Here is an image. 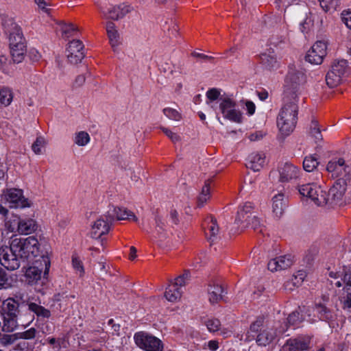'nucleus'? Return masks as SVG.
I'll return each mask as SVG.
<instances>
[{
  "label": "nucleus",
  "instance_id": "nucleus-1",
  "mask_svg": "<svg viewBox=\"0 0 351 351\" xmlns=\"http://www.w3.org/2000/svg\"><path fill=\"white\" fill-rule=\"evenodd\" d=\"M206 103L214 111L217 110L225 119L236 123H241L243 119L233 95L228 94L221 89L209 88L206 93Z\"/></svg>",
  "mask_w": 351,
  "mask_h": 351
},
{
  "label": "nucleus",
  "instance_id": "nucleus-2",
  "mask_svg": "<svg viewBox=\"0 0 351 351\" xmlns=\"http://www.w3.org/2000/svg\"><path fill=\"white\" fill-rule=\"evenodd\" d=\"M287 328L278 329L276 326L265 322L263 317H258L250 326L249 332L256 335V342L260 346H267L271 343L278 335L283 333Z\"/></svg>",
  "mask_w": 351,
  "mask_h": 351
},
{
  "label": "nucleus",
  "instance_id": "nucleus-3",
  "mask_svg": "<svg viewBox=\"0 0 351 351\" xmlns=\"http://www.w3.org/2000/svg\"><path fill=\"white\" fill-rule=\"evenodd\" d=\"M285 105L277 117V126L281 135L287 136L295 129L298 115V101L285 100Z\"/></svg>",
  "mask_w": 351,
  "mask_h": 351
},
{
  "label": "nucleus",
  "instance_id": "nucleus-4",
  "mask_svg": "<svg viewBox=\"0 0 351 351\" xmlns=\"http://www.w3.org/2000/svg\"><path fill=\"white\" fill-rule=\"evenodd\" d=\"M306 82V76L300 69L290 68L286 75L284 85V100L298 101L302 86Z\"/></svg>",
  "mask_w": 351,
  "mask_h": 351
},
{
  "label": "nucleus",
  "instance_id": "nucleus-5",
  "mask_svg": "<svg viewBox=\"0 0 351 351\" xmlns=\"http://www.w3.org/2000/svg\"><path fill=\"white\" fill-rule=\"evenodd\" d=\"M13 247L18 252L21 258L29 262H34L35 260L43 256L41 254L40 245L38 239L34 236H29L27 238H12Z\"/></svg>",
  "mask_w": 351,
  "mask_h": 351
},
{
  "label": "nucleus",
  "instance_id": "nucleus-6",
  "mask_svg": "<svg viewBox=\"0 0 351 351\" xmlns=\"http://www.w3.org/2000/svg\"><path fill=\"white\" fill-rule=\"evenodd\" d=\"M315 182L301 185L298 187L300 195L311 199V200L317 206H329V197L328 192L324 190L320 185H317Z\"/></svg>",
  "mask_w": 351,
  "mask_h": 351
},
{
  "label": "nucleus",
  "instance_id": "nucleus-7",
  "mask_svg": "<svg viewBox=\"0 0 351 351\" xmlns=\"http://www.w3.org/2000/svg\"><path fill=\"white\" fill-rule=\"evenodd\" d=\"M14 219L5 221V226L10 232H17L21 235H28L35 232L38 228L36 221L30 217L21 218L14 216Z\"/></svg>",
  "mask_w": 351,
  "mask_h": 351
},
{
  "label": "nucleus",
  "instance_id": "nucleus-8",
  "mask_svg": "<svg viewBox=\"0 0 351 351\" xmlns=\"http://www.w3.org/2000/svg\"><path fill=\"white\" fill-rule=\"evenodd\" d=\"M1 203L11 208H29L32 202L23 195V191L17 189H9L4 191L1 196Z\"/></svg>",
  "mask_w": 351,
  "mask_h": 351
},
{
  "label": "nucleus",
  "instance_id": "nucleus-9",
  "mask_svg": "<svg viewBox=\"0 0 351 351\" xmlns=\"http://www.w3.org/2000/svg\"><path fill=\"white\" fill-rule=\"evenodd\" d=\"M32 263L25 271V277L29 284H35L41 279L43 272L44 277L48 274L50 261L47 256H40Z\"/></svg>",
  "mask_w": 351,
  "mask_h": 351
},
{
  "label": "nucleus",
  "instance_id": "nucleus-10",
  "mask_svg": "<svg viewBox=\"0 0 351 351\" xmlns=\"http://www.w3.org/2000/svg\"><path fill=\"white\" fill-rule=\"evenodd\" d=\"M348 71L349 68L346 60L335 61L326 76L327 85L330 88L337 86L347 76Z\"/></svg>",
  "mask_w": 351,
  "mask_h": 351
},
{
  "label": "nucleus",
  "instance_id": "nucleus-11",
  "mask_svg": "<svg viewBox=\"0 0 351 351\" xmlns=\"http://www.w3.org/2000/svg\"><path fill=\"white\" fill-rule=\"evenodd\" d=\"M327 171L338 180H344L347 182L351 180V164L346 162L343 158H333L326 166Z\"/></svg>",
  "mask_w": 351,
  "mask_h": 351
},
{
  "label": "nucleus",
  "instance_id": "nucleus-12",
  "mask_svg": "<svg viewBox=\"0 0 351 351\" xmlns=\"http://www.w3.org/2000/svg\"><path fill=\"white\" fill-rule=\"evenodd\" d=\"M136 345L145 351H162L160 339L145 332H136L134 336Z\"/></svg>",
  "mask_w": 351,
  "mask_h": 351
},
{
  "label": "nucleus",
  "instance_id": "nucleus-13",
  "mask_svg": "<svg viewBox=\"0 0 351 351\" xmlns=\"http://www.w3.org/2000/svg\"><path fill=\"white\" fill-rule=\"evenodd\" d=\"M20 256L13 247V240L10 247L3 246L0 248L1 264L9 270H15L20 267Z\"/></svg>",
  "mask_w": 351,
  "mask_h": 351
},
{
  "label": "nucleus",
  "instance_id": "nucleus-14",
  "mask_svg": "<svg viewBox=\"0 0 351 351\" xmlns=\"http://www.w3.org/2000/svg\"><path fill=\"white\" fill-rule=\"evenodd\" d=\"M112 221L107 214L101 215L91 225L90 235L93 239H99L109 232Z\"/></svg>",
  "mask_w": 351,
  "mask_h": 351
},
{
  "label": "nucleus",
  "instance_id": "nucleus-15",
  "mask_svg": "<svg viewBox=\"0 0 351 351\" xmlns=\"http://www.w3.org/2000/svg\"><path fill=\"white\" fill-rule=\"evenodd\" d=\"M133 10L132 5L122 3L117 5H110L106 8H101V11L105 18L117 21L123 18Z\"/></svg>",
  "mask_w": 351,
  "mask_h": 351
},
{
  "label": "nucleus",
  "instance_id": "nucleus-16",
  "mask_svg": "<svg viewBox=\"0 0 351 351\" xmlns=\"http://www.w3.org/2000/svg\"><path fill=\"white\" fill-rule=\"evenodd\" d=\"M327 45L324 41L319 40L313 44L308 51L306 59L314 64H320L326 55Z\"/></svg>",
  "mask_w": 351,
  "mask_h": 351
},
{
  "label": "nucleus",
  "instance_id": "nucleus-17",
  "mask_svg": "<svg viewBox=\"0 0 351 351\" xmlns=\"http://www.w3.org/2000/svg\"><path fill=\"white\" fill-rule=\"evenodd\" d=\"M3 27L5 32L9 34L10 47L25 45L21 29L18 25L9 19L3 23Z\"/></svg>",
  "mask_w": 351,
  "mask_h": 351
},
{
  "label": "nucleus",
  "instance_id": "nucleus-18",
  "mask_svg": "<svg viewBox=\"0 0 351 351\" xmlns=\"http://www.w3.org/2000/svg\"><path fill=\"white\" fill-rule=\"evenodd\" d=\"M84 46L79 40H73L69 43L66 48V56L72 64H77L84 58Z\"/></svg>",
  "mask_w": 351,
  "mask_h": 351
},
{
  "label": "nucleus",
  "instance_id": "nucleus-19",
  "mask_svg": "<svg viewBox=\"0 0 351 351\" xmlns=\"http://www.w3.org/2000/svg\"><path fill=\"white\" fill-rule=\"evenodd\" d=\"M347 182L344 180H337L328 191L329 206L339 204L343 199L346 191Z\"/></svg>",
  "mask_w": 351,
  "mask_h": 351
},
{
  "label": "nucleus",
  "instance_id": "nucleus-20",
  "mask_svg": "<svg viewBox=\"0 0 351 351\" xmlns=\"http://www.w3.org/2000/svg\"><path fill=\"white\" fill-rule=\"evenodd\" d=\"M308 322H315L317 319L322 321H328L332 317L331 311L326 305L317 304L313 309V315L308 312Z\"/></svg>",
  "mask_w": 351,
  "mask_h": 351
},
{
  "label": "nucleus",
  "instance_id": "nucleus-21",
  "mask_svg": "<svg viewBox=\"0 0 351 351\" xmlns=\"http://www.w3.org/2000/svg\"><path fill=\"white\" fill-rule=\"evenodd\" d=\"M301 174L300 169L291 163H285L280 169V180L288 182L296 180Z\"/></svg>",
  "mask_w": 351,
  "mask_h": 351
},
{
  "label": "nucleus",
  "instance_id": "nucleus-22",
  "mask_svg": "<svg viewBox=\"0 0 351 351\" xmlns=\"http://www.w3.org/2000/svg\"><path fill=\"white\" fill-rule=\"evenodd\" d=\"M110 218L111 221H113L114 219L117 220H134L136 221V217L133 214L132 212L127 210L124 208L120 207H112L110 208L106 213Z\"/></svg>",
  "mask_w": 351,
  "mask_h": 351
},
{
  "label": "nucleus",
  "instance_id": "nucleus-23",
  "mask_svg": "<svg viewBox=\"0 0 351 351\" xmlns=\"http://www.w3.org/2000/svg\"><path fill=\"white\" fill-rule=\"evenodd\" d=\"M319 162L317 158L315 156H308L305 157L303 161V168L306 171L313 172L311 176V180L313 182H318L322 177L321 172L315 170L316 169Z\"/></svg>",
  "mask_w": 351,
  "mask_h": 351
},
{
  "label": "nucleus",
  "instance_id": "nucleus-24",
  "mask_svg": "<svg viewBox=\"0 0 351 351\" xmlns=\"http://www.w3.org/2000/svg\"><path fill=\"white\" fill-rule=\"evenodd\" d=\"M293 261L290 256H280L270 260L268 269L271 271L285 269L292 265Z\"/></svg>",
  "mask_w": 351,
  "mask_h": 351
},
{
  "label": "nucleus",
  "instance_id": "nucleus-25",
  "mask_svg": "<svg viewBox=\"0 0 351 351\" xmlns=\"http://www.w3.org/2000/svg\"><path fill=\"white\" fill-rule=\"evenodd\" d=\"M286 207V199L282 193H278L272 197L271 208L275 217L280 218L283 215Z\"/></svg>",
  "mask_w": 351,
  "mask_h": 351
},
{
  "label": "nucleus",
  "instance_id": "nucleus-26",
  "mask_svg": "<svg viewBox=\"0 0 351 351\" xmlns=\"http://www.w3.org/2000/svg\"><path fill=\"white\" fill-rule=\"evenodd\" d=\"M253 209V205L250 202H245L241 205L237 211L235 222L237 224L243 225L245 223L251 218L252 213H251Z\"/></svg>",
  "mask_w": 351,
  "mask_h": 351
},
{
  "label": "nucleus",
  "instance_id": "nucleus-27",
  "mask_svg": "<svg viewBox=\"0 0 351 351\" xmlns=\"http://www.w3.org/2000/svg\"><path fill=\"white\" fill-rule=\"evenodd\" d=\"M260 60L263 67L266 70L273 71L279 67V62L274 52L262 53Z\"/></svg>",
  "mask_w": 351,
  "mask_h": 351
},
{
  "label": "nucleus",
  "instance_id": "nucleus-28",
  "mask_svg": "<svg viewBox=\"0 0 351 351\" xmlns=\"http://www.w3.org/2000/svg\"><path fill=\"white\" fill-rule=\"evenodd\" d=\"M106 29L110 43L113 50L115 51L116 48L121 43L120 35L117 29V26L113 22L108 21L106 23Z\"/></svg>",
  "mask_w": 351,
  "mask_h": 351
},
{
  "label": "nucleus",
  "instance_id": "nucleus-29",
  "mask_svg": "<svg viewBox=\"0 0 351 351\" xmlns=\"http://www.w3.org/2000/svg\"><path fill=\"white\" fill-rule=\"evenodd\" d=\"M265 156L263 154L252 153L247 159V167L254 171H259L265 165Z\"/></svg>",
  "mask_w": 351,
  "mask_h": 351
},
{
  "label": "nucleus",
  "instance_id": "nucleus-30",
  "mask_svg": "<svg viewBox=\"0 0 351 351\" xmlns=\"http://www.w3.org/2000/svg\"><path fill=\"white\" fill-rule=\"evenodd\" d=\"M322 17L318 14L310 13L303 23L300 24L302 32H304L312 27H319L322 25Z\"/></svg>",
  "mask_w": 351,
  "mask_h": 351
},
{
  "label": "nucleus",
  "instance_id": "nucleus-31",
  "mask_svg": "<svg viewBox=\"0 0 351 351\" xmlns=\"http://www.w3.org/2000/svg\"><path fill=\"white\" fill-rule=\"evenodd\" d=\"M306 277V273L304 270H299L295 272L292 277L287 280L285 284L286 289L292 291L295 288L300 287L305 278Z\"/></svg>",
  "mask_w": 351,
  "mask_h": 351
},
{
  "label": "nucleus",
  "instance_id": "nucleus-32",
  "mask_svg": "<svg viewBox=\"0 0 351 351\" xmlns=\"http://www.w3.org/2000/svg\"><path fill=\"white\" fill-rule=\"evenodd\" d=\"M308 340L302 339H289L284 346L285 351H303L308 347Z\"/></svg>",
  "mask_w": 351,
  "mask_h": 351
},
{
  "label": "nucleus",
  "instance_id": "nucleus-33",
  "mask_svg": "<svg viewBox=\"0 0 351 351\" xmlns=\"http://www.w3.org/2000/svg\"><path fill=\"white\" fill-rule=\"evenodd\" d=\"M16 316L14 315L1 313L0 317L3 321V330L5 332H11L16 329L17 326Z\"/></svg>",
  "mask_w": 351,
  "mask_h": 351
},
{
  "label": "nucleus",
  "instance_id": "nucleus-34",
  "mask_svg": "<svg viewBox=\"0 0 351 351\" xmlns=\"http://www.w3.org/2000/svg\"><path fill=\"white\" fill-rule=\"evenodd\" d=\"M182 294V291L180 287L169 284L165 292V297L169 302H177L180 300Z\"/></svg>",
  "mask_w": 351,
  "mask_h": 351
},
{
  "label": "nucleus",
  "instance_id": "nucleus-35",
  "mask_svg": "<svg viewBox=\"0 0 351 351\" xmlns=\"http://www.w3.org/2000/svg\"><path fill=\"white\" fill-rule=\"evenodd\" d=\"M10 49L14 62L16 63L21 62L26 53V45L21 44L19 45H15L14 47H10Z\"/></svg>",
  "mask_w": 351,
  "mask_h": 351
},
{
  "label": "nucleus",
  "instance_id": "nucleus-36",
  "mask_svg": "<svg viewBox=\"0 0 351 351\" xmlns=\"http://www.w3.org/2000/svg\"><path fill=\"white\" fill-rule=\"evenodd\" d=\"M223 293V287L218 284L210 285L208 289L209 300L211 303H215L222 299Z\"/></svg>",
  "mask_w": 351,
  "mask_h": 351
},
{
  "label": "nucleus",
  "instance_id": "nucleus-37",
  "mask_svg": "<svg viewBox=\"0 0 351 351\" xmlns=\"http://www.w3.org/2000/svg\"><path fill=\"white\" fill-rule=\"evenodd\" d=\"M73 141L77 146L85 147L90 142V136L86 131H79L74 134Z\"/></svg>",
  "mask_w": 351,
  "mask_h": 351
},
{
  "label": "nucleus",
  "instance_id": "nucleus-38",
  "mask_svg": "<svg viewBox=\"0 0 351 351\" xmlns=\"http://www.w3.org/2000/svg\"><path fill=\"white\" fill-rule=\"evenodd\" d=\"M14 97L13 90L8 87H3L0 89V105L4 107L11 104Z\"/></svg>",
  "mask_w": 351,
  "mask_h": 351
},
{
  "label": "nucleus",
  "instance_id": "nucleus-39",
  "mask_svg": "<svg viewBox=\"0 0 351 351\" xmlns=\"http://www.w3.org/2000/svg\"><path fill=\"white\" fill-rule=\"evenodd\" d=\"M301 313H304L300 315V312H293L290 314L287 318L289 324L296 326L300 324L304 319H308L307 314L309 311L306 309L304 307L300 310Z\"/></svg>",
  "mask_w": 351,
  "mask_h": 351
},
{
  "label": "nucleus",
  "instance_id": "nucleus-40",
  "mask_svg": "<svg viewBox=\"0 0 351 351\" xmlns=\"http://www.w3.org/2000/svg\"><path fill=\"white\" fill-rule=\"evenodd\" d=\"M3 313L17 315L19 304L12 298H8L3 302Z\"/></svg>",
  "mask_w": 351,
  "mask_h": 351
},
{
  "label": "nucleus",
  "instance_id": "nucleus-41",
  "mask_svg": "<svg viewBox=\"0 0 351 351\" xmlns=\"http://www.w3.org/2000/svg\"><path fill=\"white\" fill-rule=\"evenodd\" d=\"M210 189L209 184L206 183L202 187L201 193L198 196L197 205L199 207H202L210 199Z\"/></svg>",
  "mask_w": 351,
  "mask_h": 351
},
{
  "label": "nucleus",
  "instance_id": "nucleus-42",
  "mask_svg": "<svg viewBox=\"0 0 351 351\" xmlns=\"http://www.w3.org/2000/svg\"><path fill=\"white\" fill-rule=\"evenodd\" d=\"M28 308L38 317H49L50 316V311L49 310L36 303H29L28 304Z\"/></svg>",
  "mask_w": 351,
  "mask_h": 351
},
{
  "label": "nucleus",
  "instance_id": "nucleus-43",
  "mask_svg": "<svg viewBox=\"0 0 351 351\" xmlns=\"http://www.w3.org/2000/svg\"><path fill=\"white\" fill-rule=\"evenodd\" d=\"M46 145V141L43 136H38L32 145V151L37 155L43 153V149Z\"/></svg>",
  "mask_w": 351,
  "mask_h": 351
},
{
  "label": "nucleus",
  "instance_id": "nucleus-44",
  "mask_svg": "<svg viewBox=\"0 0 351 351\" xmlns=\"http://www.w3.org/2000/svg\"><path fill=\"white\" fill-rule=\"evenodd\" d=\"M190 280V273L189 271H185L183 275L178 276L176 278L173 282H171L170 284L172 285H176L177 287H180L182 289V287L185 286Z\"/></svg>",
  "mask_w": 351,
  "mask_h": 351
},
{
  "label": "nucleus",
  "instance_id": "nucleus-45",
  "mask_svg": "<svg viewBox=\"0 0 351 351\" xmlns=\"http://www.w3.org/2000/svg\"><path fill=\"white\" fill-rule=\"evenodd\" d=\"M208 230L209 232L208 239L213 241L219 232V228L215 219H210V221L208 224Z\"/></svg>",
  "mask_w": 351,
  "mask_h": 351
},
{
  "label": "nucleus",
  "instance_id": "nucleus-46",
  "mask_svg": "<svg viewBox=\"0 0 351 351\" xmlns=\"http://www.w3.org/2000/svg\"><path fill=\"white\" fill-rule=\"evenodd\" d=\"M322 8L326 12L335 10L338 5V0H318Z\"/></svg>",
  "mask_w": 351,
  "mask_h": 351
},
{
  "label": "nucleus",
  "instance_id": "nucleus-47",
  "mask_svg": "<svg viewBox=\"0 0 351 351\" xmlns=\"http://www.w3.org/2000/svg\"><path fill=\"white\" fill-rule=\"evenodd\" d=\"M310 135L315 138L316 142L322 139V136L317 121H312L310 128Z\"/></svg>",
  "mask_w": 351,
  "mask_h": 351
},
{
  "label": "nucleus",
  "instance_id": "nucleus-48",
  "mask_svg": "<svg viewBox=\"0 0 351 351\" xmlns=\"http://www.w3.org/2000/svg\"><path fill=\"white\" fill-rule=\"evenodd\" d=\"M163 113L169 119L173 121H180L181 119L180 112L173 108H165L163 109Z\"/></svg>",
  "mask_w": 351,
  "mask_h": 351
},
{
  "label": "nucleus",
  "instance_id": "nucleus-49",
  "mask_svg": "<svg viewBox=\"0 0 351 351\" xmlns=\"http://www.w3.org/2000/svg\"><path fill=\"white\" fill-rule=\"evenodd\" d=\"M20 339L19 333L3 335L0 341L1 344L8 346L12 344L16 340Z\"/></svg>",
  "mask_w": 351,
  "mask_h": 351
},
{
  "label": "nucleus",
  "instance_id": "nucleus-50",
  "mask_svg": "<svg viewBox=\"0 0 351 351\" xmlns=\"http://www.w3.org/2000/svg\"><path fill=\"white\" fill-rule=\"evenodd\" d=\"M206 326L210 332H215L219 330L220 322L217 319H210L206 322Z\"/></svg>",
  "mask_w": 351,
  "mask_h": 351
},
{
  "label": "nucleus",
  "instance_id": "nucleus-51",
  "mask_svg": "<svg viewBox=\"0 0 351 351\" xmlns=\"http://www.w3.org/2000/svg\"><path fill=\"white\" fill-rule=\"evenodd\" d=\"M72 265L73 268L75 269L77 272L80 274V276H82L84 273V269L82 261L79 259V258L76 255H73L72 256Z\"/></svg>",
  "mask_w": 351,
  "mask_h": 351
},
{
  "label": "nucleus",
  "instance_id": "nucleus-52",
  "mask_svg": "<svg viewBox=\"0 0 351 351\" xmlns=\"http://www.w3.org/2000/svg\"><path fill=\"white\" fill-rule=\"evenodd\" d=\"M261 219L256 215H252L251 218L243 225V227L251 226L254 229H256L261 225Z\"/></svg>",
  "mask_w": 351,
  "mask_h": 351
},
{
  "label": "nucleus",
  "instance_id": "nucleus-53",
  "mask_svg": "<svg viewBox=\"0 0 351 351\" xmlns=\"http://www.w3.org/2000/svg\"><path fill=\"white\" fill-rule=\"evenodd\" d=\"M36 333V330L34 328H31L25 332H19V335L20 339H32L35 337Z\"/></svg>",
  "mask_w": 351,
  "mask_h": 351
},
{
  "label": "nucleus",
  "instance_id": "nucleus-54",
  "mask_svg": "<svg viewBox=\"0 0 351 351\" xmlns=\"http://www.w3.org/2000/svg\"><path fill=\"white\" fill-rule=\"evenodd\" d=\"M162 132L173 142L176 143L180 140V136L168 128H162Z\"/></svg>",
  "mask_w": 351,
  "mask_h": 351
},
{
  "label": "nucleus",
  "instance_id": "nucleus-55",
  "mask_svg": "<svg viewBox=\"0 0 351 351\" xmlns=\"http://www.w3.org/2000/svg\"><path fill=\"white\" fill-rule=\"evenodd\" d=\"M341 18L343 22L346 24V25L351 29V11L350 10H344L341 13Z\"/></svg>",
  "mask_w": 351,
  "mask_h": 351
},
{
  "label": "nucleus",
  "instance_id": "nucleus-56",
  "mask_svg": "<svg viewBox=\"0 0 351 351\" xmlns=\"http://www.w3.org/2000/svg\"><path fill=\"white\" fill-rule=\"evenodd\" d=\"M343 308L351 313V293H348L346 297L342 300Z\"/></svg>",
  "mask_w": 351,
  "mask_h": 351
},
{
  "label": "nucleus",
  "instance_id": "nucleus-57",
  "mask_svg": "<svg viewBox=\"0 0 351 351\" xmlns=\"http://www.w3.org/2000/svg\"><path fill=\"white\" fill-rule=\"evenodd\" d=\"M38 7L45 12H47V7L50 5V0H34Z\"/></svg>",
  "mask_w": 351,
  "mask_h": 351
},
{
  "label": "nucleus",
  "instance_id": "nucleus-58",
  "mask_svg": "<svg viewBox=\"0 0 351 351\" xmlns=\"http://www.w3.org/2000/svg\"><path fill=\"white\" fill-rule=\"evenodd\" d=\"M77 30V27L73 24H65L62 27V32L64 34H71L73 32Z\"/></svg>",
  "mask_w": 351,
  "mask_h": 351
},
{
  "label": "nucleus",
  "instance_id": "nucleus-59",
  "mask_svg": "<svg viewBox=\"0 0 351 351\" xmlns=\"http://www.w3.org/2000/svg\"><path fill=\"white\" fill-rule=\"evenodd\" d=\"M245 108L249 116H252L254 114L256 110L255 104L251 101H246L245 102Z\"/></svg>",
  "mask_w": 351,
  "mask_h": 351
},
{
  "label": "nucleus",
  "instance_id": "nucleus-60",
  "mask_svg": "<svg viewBox=\"0 0 351 351\" xmlns=\"http://www.w3.org/2000/svg\"><path fill=\"white\" fill-rule=\"evenodd\" d=\"M165 227V222L163 219L160 217H157L156 218V230L158 233H160L163 230Z\"/></svg>",
  "mask_w": 351,
  "mask_h": 351
},
{
  "label": "nucleus",
  "instance_id": "nucleus-61",
  "mask_svg": "<svg viewBox=\"0 0 351 351\" xmlns=\"http://www.w3.org/2000/svg\"><path fill=\"white\" fill-rule=\"evenodd\" d=\"M217 332H219V335H221V336H223L225 338L230 337L232 334V330L230 327H228V328H225V327L220 328L219 327V330Z\"/></svg>",
  "mask_w": 351,
  "mask_h": 351
},
{
  "label": "nucleus",
  "instance_id": "nucleus-62",
  "mask_svg": "<svg viewBox=\"0 0 351 351\" xmlns=\"http://www.w3.org/2000/svg\"><path fill=\"white\" fill-rule=\"evenodd\" d=\"M192 56L194 57V58H197L199 60H201V61H207V60H209L212 59L211 56H208L204 55V54L201 53L197 52V51H193L192 53Z\"/></svg>",
  "mask_w": 351,
  "mask_h": 351
},
{
  "label": "nucleus",
  "instance_id": "nucleus-63",
  "mask_svg": "<svg viewBox=\"0 0 351 351\" xmlns=\"http://www.w3.org/2000/svg\"><path fill=\"white\" fill-rule=\"evenodd\" d=\"M265 136V133H263L261 131H256L254 133H252L249 136V138L252 141H258L263 138V137Z\"/></svg>",
  "mask_w": 351,
  "mask_h": 351
},
{
  "label": "nucleus",
  "instance_id": "nucleus-64",
  "mask_svg": "<svg viewBox=\"0 0 351 351\" xmlns=\"http://www.w3.org/2000/svg\"><path fill=\"white\" fill-rule=\"evenodd\" d=\"M343 282L346 285L344 289L348 291V287H351V273H346L343 277Z\"/></svg>",
  "mask_w": 351,
  "mask_h": 351
}]
</instances>
